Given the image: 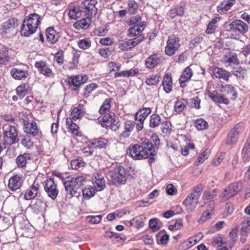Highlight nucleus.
<instances>
[{
    "label": "nucleus",
    "mask_w": 250,
    "mask_h": 250,
    "mask_svg": "<svg viewBox=\"0 0 250 250\" xmlns=\"http://www.w3.org/2000/svg\"><path fill=\"white\" fill-rule=\"evenodd\" d=\"M129 155L134 160H141L150 157L149 161L151 163L153 158L154 150L152 144L146 138L142 139L141 145L135 144L130 146L128 149Z\"/></svg>",
    "instance_id": "obj_1"
},
{
    "label": "nucleus",
    "mask_w": 250,
    "mask_h": 250,
    "mask_svg": "<svg viewBox=\"0 0 250 250\" xmlns=\"http://www.w3.org/2000/svg\"><path fill=\"white\" fill-rule=\"evenodd\" d=\"M41 20V16L35 13L25 16L21 25V35L24 37H29L34 34L37 31Z\"/></svg>",
    "instance_id": "obj_2"
},
{
    "label": "nucleus",
    "mask_w": 250,
    "mask_h": 250,
    "mask_svg": "<svg viewBox=\"0 0 250 250\" xmlns=\"http://www.w3.org/2000/svg\"><path fill=\"white\" fill-rule=\"evenodd\" d=\"M86 182L87 178L84 175L77 176L70 180L68 178L67 180L63 182L67 197L68 198L79 197L80 194V191L79 190L80 187L83 186Z\"/></svg>",
    "instance_id": "obj_3"
},
{
    "label": "nucleus",
    "mask_w": 250,
    "mask_h": 250,
    "mask_svg": "<svg viewBox=\"0 0 250 250\" xmlns=\"http://www.w3.org/2000/svg\"><path fill=\"white\" fill-rule=\"evenodd\" d=\"M107 178L113 185H124L126 182L127 172L123 167L117 166L107 173Z\"/></svg>",
    "instance_id": "obj_4"
},
{
    "label": "nucleus",
    "mask_w": 250,
    "mask_h": 250,
    "mask_svg": "<svg viewBox=\"0 0 250 250\" xmlns=\"http://www.w3.org/2000/svg\"><path fill=\"white\" fill-rule=\"evenodd\" d=\"M202 191L203 188L201 185H197L183 201V204L188 211H191L195 208Z\"/></svg>",
    "instance_id": "obj_5"
},
{
    "label": "nucleus",
    "mask_w": 250,
    "mask_h": 250,
    "mask_svg": "<svg viewBox=\"0 0 250 250\" xmlns=\"http://www.w3.org/2000/svg\"><path fill=\"white\" fill-rule=\"evenodd\" d=\"M2 130L3 142L8 146H11L18 142L19 140L18 133L15 126L10 124H6L3 125Z\"/></svg>",
    "instance_id": "obj_6"
},
{
    "label": "nucleus",
    "mask_w": 250,
    "mask_h": 250,
    "mask_svg": "<svg viewBox=\"0 0 250 250\" xmlns=\"http://www.w3.org/2000/svg\"><path fill=\"white\" fill-rule=\"evenodd\" d=\"M242 188V183L239 181L229 184L221 194V201L224 202L236 195L241 191Z\"/></svg>",
    "instance_id": "obj_7"
},
{
    "label": "nucleus",
    "mask_w": 250,
    "mask_h": 250,
    "mask_svg": "<svg viewBox=\"0 0 250 250\" xmlns=\"http://www.w3.org/2000/svg\"><path fill=\"white\" fill-rule=\"evenodd\" d=\"M180 39L174 35L169 36L165 47L166 54L169 56L174 55L180 46Z\"/></svg>",
    "instance_id": "obj_8"
},
{
    "label": "nucleus",
    "mask_w": 250,
    "mask_h": 250,
    "mask_svg": "<svg viewBox=\"0 0 250 250\" xmlns=\"http://www.w3.org/2000/svg\"><path fill=\"white\" fill-rule=\"evenodd\" d=\"M97 3L96 0H84L81 3V8L84 10L85 14L88 16L93 17L97 12L96 4Z\"/></svg>",
    "instance_id": "obj_9"
},
{
    "label": "nucleus",
    "mask_w": 250,
    "mask_h": 250,
    "mask_svg": "<svg viewBox=\"0 0 250 250\" xmlns=\"http://www.w3.org/2000/svg\"><path fill=\"white\" fill-rule=\"evenodd\" d=\"M144 39L143 35H139L138 37L121 42L119 45V48L122 51H125L131 49L137 46Z\"/></svg>",
    "instance_id": "obj_10"
},
{
    "label": "nucleus",
    "mask_w": 250,
    "mask_h": 250,
    "mask_svg": "<svg viewBox=\"0 0 250 250\" xmlns=\"http://www.w3.org/2000/svg\"><path fill=\"white\" fill-rule=\"evenodd\" d=\"M44 187L48 196L53 200L55 199L58 194L59 190L53 179H47L44 182Z\"/></svg>",
    "instance_id": "obj_11"
},
{
    "label": "nucleus",
    "mask_w": 250,
    "mask_h": 250,
    "mask_svg": "<svg viewBox=\"0 0 250 250\" xmlns=\"http://www.w3.org/2000/svg\"><path fill=\"white\" fill-rule=\"evenodd\" d=\"M92 182L94 188L97 191L104 190L105 187V181L104 176L100 173H95L92 174Z\"/></svg>",
    "instance_id": "obj_12"
},
{
    "label": "nucleus",
    "mask_w": 250,
    "mask_h": 250,
    "mask_svg": "<svg viewBox=\"0 0 250 250\" xmlns=\"http://www.w3.org/2000/svg\"><path fill=\"white\" fill-rule=\"evenodd\" d=\"M18 233L25 237H31L33 234V229L32 226L26 220H22V223L19 225Z\"/></svg>",
    "instance_id": "obj_13"
},
{
    "label": "nucleus",
    "mask_w": 250,
    "mask_h": 250,
    "mask_svg": "<svg viewBox=\"0 0 250 250\" xmlns=\"http://www.w3.org/2000/svg\"><path fill=\"white\" fill-rule=\"evenodd\" d=\"M22 183V177L18 175H15L9 179L8 188L12 191H15L21 187Z\"/></svg>",
    "instance_id": "obj_14"
},
{
    "label": "nucleus",
    "mask_w": 250,
    "mask_h": 250,
    "mask_svg": "<svg viewBox=\"0 0 250 250\" xmlns=\"http://www.w3.org/2000/svg\"><path fill=\"white\" fill-rule=\"evenodd\" d=\"M231 31L237 30L241 33H246L248 31L249 26L241 20H235L229 24Z\"/></svg>",
    "instance_id": "obj_15"
},
{
    "label": "nucleus",
    "mask_w": 250,
    "mask_h": 250,
    "mask_svg": "<svg viewBox=\"0 0 250 250\" xmlns=\"http://www.w3.org/2000/svg\"><path fill=\"white\" fill-rule=\"evenodd\" d=\"M242 131V127L239 125H236L229 132L226 140L228 145L235 143L238 139L239 134Z\"/></svg>",
    "instance_id": "obj_16"
},
{
    "label": "nucleus",
    "mask_w": 250,
    "mask_h": 250,
    "mask_svg": "<svg viewBox=\"0 0 250 250\" xmlns=\"http://www.w3.org/2000/svg\"><path fill=\"white\" fill-rule=\"evenodd\" d=\"M40 185L38 180H35L34 182L30 188L27 189L24 194V199L28 200L33 199L37 196Z\"/></svg>",
    "instance_id": "obj_17"
},
{
    "label": "nucleus",
    "mask_w": 250,
    "mask_h": 250,
    "mask_svg": "<svg viewBox=\"0 0 250 250\" xmlns=\"http://www.w3.org/2000/svg\"><path fill=\"white\" fill-rule=\"evenodd\" d=\"M163 60V59L162 57L157 54H153L146 58L145 61V65L147 68H153L160 64Z\"/></svg>",
    "instance_id": "obj_18"
},
{
    "label": "nucleus",
    "mask_w": 250,
    "mask_h": 250,
    "mask_svg": "<svg viewBox=\"0 0 250 250\" xmlns=\"http://www.w3.org/2000/svg\"><path fill=\"white\" fill-rule=\"evenodd\" d=\"M236 0H224L217 6V11L220 14H226L235 4Z\"/></svg>",
    "instance_id": "obj_19"
},
{
    "label": "nucleus",
    "mask_w": 250,
    "mask_h": 250,
    "mask_svg": "<svg viewBox=\"0 0 250 250\" xmlns=\"http://www.w3.org/2000/svg\"><path fill=\"white\" fill-rule=\"evenodd\" d=\"M35 66L38 69L40 72L44 75L53 77L54 76L52 71L50 69L46 64L43 61L36 62L35 63Z\"/></svg>",
    "instance_id": "obj_20"
},
{
    "label": "nucleus",
    "mask_w": 250,
    "mask_h": 250,
    "mask_svg": "<svg viewBox=\"0 0 250 250\" xmlns=\"http://www.w3.org/2000/svg\"><path fill=\"white\" fill-rule=\"evenodd\" d=\"M19 21L17 19L12 18L4 22L0 29V33L2 35L6 34L10 29L19 25Z\"/></svg>",
    "instance_id": "obj_21"
},
{
    "label": "nucleus",
    "mask_w": 250,
    "mask_h": 250,
    "mask_svg": "<svg viewBox=\"0 0 250 250\" xmlns=\"http://www.w3.org/2000/svg\"><path fill=\"white\" fill-rule=\"evenodd\" d=\"M10 74L14 79L21 80H24L27 77L28 73L26 70L13 68L10 71Z\"/></svg>",
    "instance_id": "obj_22"
},
{
    "label": "nucleus",
    "mask_w": 250,
    "mask_h": 250,
    "mask_svg": "<svg viewBox=\"0 0 250 250\" xmlns=\"http://www.w3.org/2000/svg\"><path fill=\"white\" fill-rule=\"evenodd\" d=\"M145 24L144 22H140L138 24L130 27L127 30V36L129 37H138L144 30Z\"/></svg>",
    "instance_id": "obj_23"
},
{
    "label": "nucleus",
    "mask_w": 250,
    "mask_h": 250,
    "mask_svg": "<svg viewBox=\"0 0 250 250\" xmlns=\"http://www.w3.org/2000/svg\"><path fill=\"white\" fill-rule=\"evenodd\" d=\"M46 203L41 199H37L35 202L29 206L33 212L37 214L43 211L46 208Z\"/></svg>",
    "instance_id": "obj_24"
},
{
    "label": "nucleus",
    "mask_w": 250,
    "mask_h": 250,
    "mask_svg": "<svg viewBox=\"0 0 250 250\" xmlns=\"http://www.w3.org/2000/svg\"><path fill=\"white\" fill-rule=\"evenodd\" d=\"M209 97L214 102L218 104H229V100L225 97L224 95L219 94L216 91H213L209 93Z\"/></svg>",
    "instance_id": "obj_25"
},
{
    "label": "nucleus",
    "mask_w": 250,
    "mask_h": 250,
    "mask_svg": "<svg viewBox=\"0 0 250 250\" xmlns=\"http://www.w3.org/2000/svg\"><path fill=\"white\" fill-rule=\"evenodd\" d=\"M11 52L12 50L6 46H2L0 48V64H5L10 61Z\"/></svg>",
    "instance_id": "obj_26"
},
{
    "label": "nucleus",
    "mask_w": 250,
    "mask_h": 250,
    "mask_svg": "<svg viewBox=\"0 0 250 250\" xmlns=\"http://www.w3.org/2000/svg\"><path fill=\"white\" fill-rule=\"evenodd\" d=\"M91 16L86 15L81 20L78 21L74 24V26L78 30L88 28L91 23Z\"/></svg>",
    "instance_id": "obj_27"
},
{
    "label": "nucleus",
    "mask_w": 250,
    "mask_h": 250,
    "mask_svg": "<svg viewBox=\"0 0 250 250\" xmlns=\"http://www.w3.org/2000/svg\"><path fill=\"white\" fill-rule=\"evenodd\" d=\"M83 11L84 10L81 8V5L80 4L79 6L74 7L70 9L68 13V16L70 18L75 20L82 18L83 17H84L87 15L85 14V12H84Z\"/></svg>",
    "instance_id": "obj_28"
},
{
    "label": "nucleus",
    "mask_w": 250,
    "mask_h": 250,
    "mask_svg": "<svg viewBox=\"0 0 250 250\" xmlns=\"http://www.w3.org/2000/svg\"><path fill=\"white\" fill-rule=\"evenodd\" d=\"M134 127V123L131 121H126L124 124L125 130L120 134V139H124L129 136L130 132Z\"/></svg>",
    "instance_id": "obj_29"
},
{
    "label": "nucleus",
    "mask_w": 250,
    "mask_h": 250,
    "mask_svg": "<svg viewBox=\"0 0 250 250\" xmlns=\"http://www.w3.org/2000/svg\"><path fill=\"white\" fill-rule=\"evenodd\" d=\"M84 105L80 104L77 107L72 109L71 113L72 118L71 119L73 120L80 119L84 115Z\"/></svg>",
    "instance_id": "obj_30"
},
{
    "label": "nucleus",
    "mask_w": 250,
    "mask_h": 250,
    "mask_svg": "<svg viewBox=\"0 0 250 250\" xmlns=\"http://www.w3.org/2000/svg\"><path fill=\"white\" fill-rule=\"evenodd\" d=\"M46 37L49 42L55 43L58 41L60 35L53 27H49L46 30Z\"/></svg>",
    "instance_id": "obj_31"
},
{
    "label": "nucleus",
    "mask_w": 250,
    "mask_h": 250,
    "mask_svg": "<svg viewBox=\"0 0 250 250\" xmlns=\"http://www.w3.org/2000/svg\"><path fill=\"white\" fill-rule=\"evenodd\" d=\"M213 73L216 78L222 79L225 81H228L231 76L230 72L227 71L223 68L217 67L213 69Z\"/></svg>",
    "instance_id": "obj_32"
},
{
    "label": "nucleus",
    "mask_w": 250,
    "mask_h": 250,
    "mask_svg": "<svg viewBox=\"0 0 250 250\" xmlns=\"http://www.w3.org/2000/svg\"><path fill=\"white\" fill-rule=\"evenodd\" d=\"M16 94L20 99H22L25 95L31 92V89L27 83H23L19 85L16 89Z\"/></svg>",
    "instance_id": "obj_33"
},
{
    "label": "nucleus",
    "mask_w": 250,
    "mask_h": 250,
    "mask_svg": "<svg viewBox=\"0 0 250 250\" xmlns=\"http://www.w3.org/2000/svg\"><path fill=\"white\" fill-rule=\"evenodd\" d=\"M192 75V70L189 67H186L179 80L181 86L183 87H185V83L188 81Z\"/></svg>",
    "instance_id": "obj_34"
},
{
    "label": "nucleus",
    "mask_w": 250,
    "mask_h": 250,
    "mask_svg": "<svg viewBox=\"0 0 250 250\" xmlns=\"http://www.w3.org/2000/svg\"><path fill=\"white\" fill-rule=\"evenodd\" d=\"M151 112V109L149 107L140 109L135 114V120L136 121H144Z\"/></svg>",
    "instance_id": "obj_35"
},
{
    "label": "nucleus",
    "mask_w": 250,
    "mask_h": 250,
    "mask_svg": "<svg viewBox=\"0 0 250 250\" xmlns=\"http://www.w3.org/2000/svg\"><path fill=\"white\" fill-rule=\"evenodd\" d=\"M80 79V75H78L68 78L66 82L70 85L72 90H76L82 84Z\"/></svg>",
    "instance_id": "obj_36"
},
{
    "label": "nucleus",
    "mask_w": 250,
    "mask_h": 250,
    "mask_svg": "<svg viewBox=\"0 0 250 250\" xmlns=\"http://www.w3.org/2000/svg\"><path fill=\"white\" fill-rule=\"evenodd\" d=\"M164 90L166 93H170L172 88V81L170 75L166 74L162 82Z\"/></svg>",
    "instance_id": "obj_37"
},
{
    "label": "nucleus",
    "mask_w": 250,
    "mask_h": 250,
    "mask_svg": "<svg viewBox=\"0 0 250 250\" xmlns=\"http://www.w3.org/2000/svg\"><path fill=\"white\" fill-rule=\"evenodd\" d=\"M24 130L25 132L34 136H37L39 133L37 124L34 121L27 124L24 127Z\"/></svg>",
    "instance_id": "obj_38"
},
{
    "label": "nucleus",
    "mask_w": 250,
    "mask_h": 250,
    "mask_svg": "<svg viewBox=\"0 0 250 250\" xmlns=\"http://www.w3.org/2000/svg\"><path fill=\"white\" fill-rule=\"evenodd\" d=\"M66 124L68 126V131L71 132L77 136H80L79 132V127L78 125L73 123L71 118H66Z\"/></svg>",
    "instance_id": "obj_39"
},
{
    "label": "nucleus",
    "mask_w": 250,
    "mask_h": 250,
    "mask_svg": "<svg viewBox=\"0 0 250 250\" xmlns=\"http://www.w3.org/2000/svg\"><path fill=\"white\" fill-rule=\"evenodd\" d=\"M108 141L106 139L100 138L93 140L90 142V144L92 145L94 148H105L107 146Z\"/></svg>",
    "instance_id": "obj_40"
},
{
    "label": "nucleus",
    "mask_w": 250,
    "mask_h": 250,
    "mask_svg": "<svg viewBox=\"0 0 250 250\" xmlns=\"http://www.w3.org/2000/svg\"><path fill=\"white\" fill-rule=\"evenodd\" d=\"M184 9L182 6L177 5L169 12V15L172 19L176 16H182L184 14Z\"/></svg>",
    "instance_id": "obj_41"
},
{
    "label": "nucleus",
    "mask_w": 250,
    "mask_h": 250,
    "mask_svg": "<svg viewBox=\"0 0 250 250\" xmlns=\"http://www.w3.org/2000/svg\"><path fill=\"white\" fill-rule=\"evenodd\" d=\"M188 104V102L184 99L177 100L174 104V111L178 114L180 113L185 109Z\"/></svg>",
    "instance_id": "obj_42"
},
{
    "label": "nucleus",
    "mask_w": 250,
    "mask_h": 250,
    "mask_svg": "<svg viewBox=\"0 0 250 250\" xmlns=\"http://www.w3.org/2000/svg\"><path fill=\"white\" fill-rule=\"evenodd\" d=\"M221 91L224 92H227L228 94L231 96V99L235 100L237 97V93L235 89V88L231 85L227 84L226 85H222L221 87Z\"/></svg>",
    "instance_id": "obj_43"
},
{
    "label": "nucleus",
    "mask_w": 250,
    "mask_h": 250,
    "mask_svg": "<svg viewBox=\"0 0 250 250\" xmlns=\"http://www.w3.org/2000/svg\"><path fill=\"white\" fill-rule=\"evenodd\" d=\"M30 159V155L28 153H24L17 157L16 163L19 167H23L25 166L27 161Z\"/></svg>",
    "instance_id": "obj_44"
},
{
    "label": "nucleus",
    "mask_w": 250,
    "mask_h": 250,
    "mask_svg": "<svg viewBox=\"0 0 250 250\" xmlns=\"http://www.w3.org/2000/svg\"><path fill=\"white\" fill-rule=\"evenodd\" d=\"M96 190L95 188L91 186L85 187L82 190L83 195L84 199H89L93 197L95 194Z\"/></svg>",
    "instance_id": "obj_45"
},
{
    "label": "nucleus",
    "mask_w": 250,
    "mask_h": 250,
    "mask_svg": "<svg viewBox=\"0 0 250 250\" xmlns=\"http://www.w3.org/2000/svg\"><path fill=\"white\" fill-rule=\"evenodd\" d=\"M162 123L161 117L158 114H153L150 116L149 126L152 128L158 127Z\"/></svg>",
    "instance_id": "obj_46"
},
{
    "label": "nucleus",
    "mask_w": 250,
    "mask_h": 250,
    "mask_svg": "<svg viewBox=\"0 0 250 250\" xmlns=\"http://www.w3.org/2000/svg\"><path fill=\"white\" fill-rule=\"evenodd\" d=\"M116 118L113 113H108L103 117L102 120L101 121L102 122V123H101V125L103 127H108L109 124Z\"/></svg>",
    "instance_id": "obj_47"
},
{
    "label": "nucleus",
    "mask_w": 250,
    "mask_h": 250,
    "mask_svg": "<svg viewBox=\"0 0 250 250\" xmlns=\"http://www.w3.org/2000/svg\"><path fill=\"white\" fill-rule=\"evenodd\" d=\"M160 77L157 74H152L148 76L145 83L148 85H156L160 82Z\"/></svg>",
    "instance_id": "obj_48"
},
{
    "label": "nucleus",
    "mask_w": 250,
    "mask_h": 250,
    "mask_svg": "<svg viewBox=\"0 0 250 250\" xmlns=\"http://www.w3.org/2000/svg\"><path fill=\"white\" fill-rule=\"evenodd\" d=\"M194 124L195 127L198 130H205L208 127V123L204 119L200 118L194 121Z\"/></svg>",
    "instance_id": "obj_49"
},
{
    "label": "nucleus",
    "mask_w": 250,
    "mask_h": 250,
    "mask_svg": "<svg viewBox=\"0 0 250 250\" xmlns=\"http://www.w3.org/2000/svg\"><path fill=\"white\" fill-rule=\"evenodd\" d=\"M220 18L217 17L214 18L209 23L208 27L206 30L207 34H212L214 32L217 27V22L219 21Z\"/></svg>",
    "instance_id": "obj_50"
},
{
    "label": "nucleus",
    "mask_w": 250,
    "mask_h": 250,
    "mask_svg": "<svg viewBox=\"0 0 250 250\" xmlns=\"http://www.w3.org/2000/svg\"><path fill=\"white\" fill-rule=\"evenodd\" d=\"M242 154L244 160H247L250 156V137L248 138L245 144L244 148L242 151Z\"/></svg>",
    "instance_id": "obj_51"
},
{
    "label": "nucleus",
    "mask_w": 250,
    "mask_h": 250,
    "mask_svg": "<svg viewBox=\"0 0 250 250\" xmlns=\"http://www.w3.org/2000/svg\"><path fill=\"white\" fill-rule=\"evenodd\" d=\"M91 44V41L89 38H85L80 40L78 42V46L82 49L85 50L88 49Z\"/></svg>",
    "instance_id": "obj_52"
},
{
    "label": "nucleus",
    "mask_w": 250,
    "mask_h": 250,
    "mask_svg": "<svg viewBox=\"0 0 250 250\" xmlns=\"http://www.w3.org/2000/svg\"><path fill=\"white\" fill-rule=\"evenodd\" d=\"M111 99L110 98H107L104 100V103H103L102 105H101L99 109V111L100 114H104L106 111L109 110L111 107Z\"/></svg>",
    "instance_id": "obj_53"
},
{
    "label": "nucleus",
    "mask_w": 250,
    "mask_h": 250,
    "mask_svg": "<svg viewBox=\"0 0 250 250\" xmlns=\"http://www.w3.org/2000/svg\"><path fill=\"white\" fill-rule=\"evenodd\" d=\"M98 84L95 83H90L84 87L83 96L84 97H88L91 92L98 87Z\"/></svg>",
    "instance_id": "obj_54"
},
{
    "label": "nucleus",
    "mask_w": 250,
    "mask_h": 250,
    "mask_svg": "<svg viewBox=\"0 0 250 250\" xmlns=\"http://www.w3.org/2000/svg\"><path fill=\"white\" fill-rule=\"evenodd\" d=\"M87 146L83 147L82 151L85 156H91L93 154L95 148L93 145L90 144V142L87 143Z\"/></svg>",
    "instance_id": "obj_55"
},
{
    "label": "nucleus",
    "mask_w": 250,
    "mask_h": 250,
    "mask_svg": "<svg viewBox=\"0 0 250 250\" xmlns=\"http://www.w3.org/2000/svg\"><path fill=\"white\" fill-rule=\"evenodd\" d=\"M11 224V217L9 216H4L0 218V225L2 226L3 229H5Z\"/></svg>",
    "instance_id": "obj_56"
},
{
    "label": "nucleus",
    "mask_w": 250,
    "mask_h": 250,
    "mask_svg": "<svg viewBox=\"0 0 250 250\" xmlns=\"http://www.w3.org/2000/svg\"><path fill=\"white\" fill-rule=\"evenodd\" d=\"M102 220V215H98L96 216H88L86 218L87 222L92 224H96L99 223Z\"/></svg>",
    "instance_id": "obj_57"
},
{
    "label": "nucleus",
    "mask_w": 250,
    "mask_h": 250,
    "mask_svg": "<svg viewBox=\"0 0 250 250\" xmlns=\"http://www.w3.org/2000/svg\"><path fill=\"white\" fill-rule=\"evenodd\" d=\"M145 217L144 215L137 216L133 218V221H134V223L137 225V228L140 229L144 226V220Z\"/></svg>",
    "instance_id": "obj_58"
},
{
    "label": "nucleus",
    "mask_w": 250,
    "mask_h": 250,
    "mask_svg": "<svg viewBox=\"0 0 250 250\" xmlns=\"http://www.w3.org/2000/svg\"><path fill=\"white\" fill-rule=\"evenodd\" d=\"M84 165V162L82 159H75L71 162V166L73 169H78L83 167Z\"/></svg>",
    "instance_id": "obj_59"
},
{
    "label": "nucleus",
    "mask_w": 250,
    "mask_h": 250,
    "mask_svg": "<svg viewBox=\"0 0 250 250\" xmlns=\"http://www.w3.org/2000/svg\"><path fill=\"white\" fill-rule=\"evenodd\" d=\"M226 60L225 61L229 64H239V61L237 58V55L235 53L229 54L228 56H226Z\"/></svg>",
    "instance_id": "obj_60"
},
{
    "label": "nucleus",
    "mask_w": 250,
    "mask_h": 250,
    "mask_svg": "<svg viewBox=\"0 0 250 250\" xmlns=\"http://www.w3.org/2000/svg\"><path fill=\"white\" fill-rule=\"evenodd\" d=\"M232 74L237 77H244L246 73V69L241 66L234 68L232 71Z\"/></svg>",
    "instance_id": "obj_61"
},
{
    "label": "nucleus",
    "mask_w": 250,
    "mask_h": 250,
    "mask_svg": "<svg viewBox=\"0 0 250 250\" xmlns=\"http://www.w3.org/2000/svg\"><path fill=\"white\" fill-rule=\"evenodd\" d=\"M171 124L169 122L166 121L162 123L161 129L162 132L165 134L170 133L171 130Z\"/></svg>",
    "instance_id": "obj_62"
},
{
    "label": "nucleus",
    "mask_w": 250,
    "mask_h": 250,
    "mask_svg": "<svg viewBox=\"0 0 250 250\" xmlns=\"http://www.w3.org/2000/svg\"><path fill=\"white\" fill-rule=\"evenodd\" d=\"M113 51V49L110 48L109 47H107L106 48L99 49V53L101 55V56L104 58H107L112 54Z\"/></svg>",
    "instance_id": "obj_63"
},
{
    "label": "nucleus",
    "mask_w": 250,
    "mask_h": 250,
    "mask_svg": "<svg viewBox=\"0 0 250 250\" xmlns=\"http://www.w3.org/2000/svg\"><path fill=\"white\" fill-rule=\"evenodd\" d=\"M241 231L244 233L250 232V220L244 221L241 224Z\"/></svg>",
    "instance_id": "obj_64"
}]
</instances>
